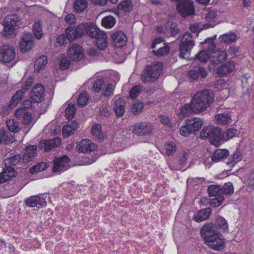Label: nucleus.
Here are the masks:
<instances>
[{
  "instance_id": "obj_1",
  "label": "nucleus",
  "mask_w": 254,
  "mask_h": 254,
  "mask_svg": "<svg viewBox=\"0 0 254 254\" xmlns=\"http://www.w3.org/2000/svg\"><path fill=\"white\" fill-rule=\"evenodd\" d=\"M213 100L214 93L212 90L205 89L197 92L191 100L194 113H200L206 110Z\"/></svg>"
},
{
  "instance_id": "obj_2",
  "label": "nucleus",
  "mask_w": 254,
  "mask_h": 254,
  "mask_svg": "<svg viewBox=\"0 0 254 254\" xmlns=\"http://www.w3.org/2000/svg\"><path fill=\"white\" fill-rule=\"evenodd\" d=\"M163 64L161 62H153L146 65L143 70L140 78L143 83H150L156 81L162 71Z\"/></svg>"
},
{
  "instance_id": "obj_3",
  "label": "nucleus",
  "mask_w": 254,
  "mask_h": 254,
  "mask_svg": "<svg viewBox=\"0 0 254 254\" xmlns=\"http://www.w3.org/2000/svg\"><path fill=\"white\" fill-rule=\"evenodd\" d=\"M21 24V20L17 15H7L3 23L4 29L2 35L7 38L14 37L16 35L14 26H19Z\"/></svg>"
},
{
  "instance_id": "obj_4",
  "label": "nucleus",
  "mask_w": 254,
  "mask_h": 254,
  "mask_svg": "<svg viewBox=\"0 0 254 254\" xmlns=\"http://www.w3.org/2000/svg\"><path fill=\"white\" fill-rule=\"evenodd\" d=\"M192 36L190 33H186L181 42L179 47L180 57L182 59H188L191 51L195 45Z\"/></svg>"
},
{
  "instance_id": "obj_5",
  "label": "nucleus",
  "mask_w": 254,
  "mask_h": 254,
  "mask_svg": "<svg viewBox=\"0 0 254 254\" xmlns=\"http://www.w3.org/2000/svg\"><path fill=\"white\" fill-rule=\"evenodd\" d=\"M208 247L215 251H222L225 247V239L220 233L216 234L204 240Z\"/></svg>"
},
{
  "instance_id": "obj_6",
  "label": "nucleus",
  "mask_w": 254,
  "mask_h": 254,
  "mask_svg": "<svg viewBox=\"0 0 254 254\" xmlns=\"http://www.w3.org/2000/svg\"><path fill=\"white\" fill-rule=\"evenodd\" d=\"M177 10L183 17L192 15L194 13L193 1L190 0H182L177 4Z\"/></svg>"
},
{
  "instance_id": "obj_7",
  "label": "nucleus",
  "mask_w": 254,
  "mask_h": 254,
  "mask_svg": "<svg viewBox=\"0 0 254 254\" xmlns=\"http://www.w3.org/2000/svg\"><path fill=\"white\" fill-rule=\"evenodd\" d=\"M15 56L14 48L9 45H3L0 48V61L8 63L13 60Z\"/></svg>"
},
{
  "instance_id": "obj_8",
  "label": "nucleus",
  "mask_w": 254,
  "mask_h": 254,
  "mask_svg": "<svg viewBox=\"0 0 254 254\" xmlns=\"http://www.w3.org/2000/svg\"><path fill=\"white\" fill-rule=\"evenodd\" d=\"M69 158L67 155L56 158L53 160V171L55 173H60L64 171L69 168Z\"/></svg>"
},
{
  "instance_id": "obj_9",
  "label": "nucleus",
  "mask_w": 254,
  "mask_h": 254,
  "mask_svg": "<svg viewBox=\"0 0 254 254\" xmlns=\"http://www.w3.org/2000/svg\"><path fill=\"white\" fill-rule=\"evenodd\" d=\"M153 130L151 124L148 123H137L133 126V132L137 135H147Z\"/></svg>"
},
{
  "instance_id": "obj_10",
  "label": "nucleus",
  "mask_w": 254,
  "mask_h": 254,
  "mask_svg": "<svg viewBox=\"0 0 254 254\" xmlns=\"http://www.w3.org/2000/svg\"><path fill=\"white\" fill-rule=\"evenodd\" d=\"M45 88L43 85L37 84L30 92V97L34 103H41L44 99Z\"/></svg>"
},
{
  "instance_id": "obj_11",
  "label": "nucleus",
  "mask_w": 254,
  "mask_h": 254,
  "mask_svg": "<svg viewBox=\"0 0 254 254\" xmlns=\"http://www.w3.org/2000/svg\"><path fill=\"white\" fill-rule=\"evenodd\" d=\"M34 38L30 33L23 34L19 42V46L22 52H26L31 49Z\"/></svg>"
},
{
  "instance_id": "obj_12",
  "label": "nucleus",
  "mask_w": 254,
  "mask_h": 254,
  "mask_svg": "<svg viewBox=\"0 0 254 254\" xmlns=\"http://www.w3.org/2000/svg\"><path fill=\"white\" fill-rule=\"evenodd\" d=\"M111 39L113 46L117 48H120L125 46L127 42L126 35L121 31H117L112 33Z\"/></svg>"
},
{
  "instance_id": "obj_13",
  "label": "nucleus",
  "mask_w": 254,
  "mask_h": 254,
  "mask_svg": "<svg viewBox=\"0 0 254 254\" xmlns=\"http://www.w3.org/2000/svg\"><path fill=\"white\" fill-rule=\"evenodd\" d=\"M207 75V71L206 69L202 66H199L190 69L187 73L188 79L190 81H196L199 76L202 78H204Z\"/></svg>"
},
{
  "instance_id": "obj_14",
  "label": "nucleus",
  "mask_w": 254,
  "mask_h": 254,
  "mask_svg": "<svg viewBox=\"0 0 254 254\" xmlns=\"http://www.w3.org/2000/svg\"><path fill=\"white\" fill-rule=\"evenodd\" d=\"M218 233L216 226L212 223L205 224L200 229L201 236L204 240Z\"/></svg>"
},
{
  "instance_id": "obj_15",
  "label": "nucleus",
  "mask_w": 254,
  "mask_h": 254,
  "mask_svg": "<svg viewBox=\"0 0 254 254\" xmlns=\"http://www.w3.org/2000/svg\"><path fill=\"white\" fill-rule=\"evenodd\" d=\"M97 147L96 144L91 142L90 140L83 139L80 141L76 146L79 152L84 153H90L95 150Z\"/></svg>"
},
{
  "instance_id": "obj_16",
  "label": "nucleus",
  "mask_w": 254,
  "mask_h": 254,
  "mask_svg": "<svg viewBox=\"0 0 254 254\" xmlns=\"http://www.w3.org/2000/svg\"><path fill=\"white\" fill-rule=\"evenodd\" d=\"M61 142V140L59 137H55L54 139L41 141L39 143V147L41 149L48 151L59 146Z\"/></svg>"
},
{
  "instance_id": "obj_17",
  "label": "nucleus",
  "mask_w": 254,
  "mask_h": 254,
  "mask_svg": "<svg viewBox=\"0 0 254 254\" xmlns=\"http://www.w3.org/2000/svg\"><path fill=\"white\" fill-rule=\"evenodd\" d=\"M68 54L71 60L76 62L80 61L83 57L81 47L76 44H73L70 46Z\"/></svg>"
},
{
  "instance_id": "obj_18",
  "label": "nucleus",
  "mask_w": 254,
  "mask_h": 254,
  "mask_svg": "<svg viewBox=\"0 0 254 254\" xmlns=\"http://www.w3.org/2000/svg\"><path fill=\"white\" fill-rule=\"evenodd\" d=\"M26 205L31 207H36L38 209L45 207L47 202L43 197L39 195H33L29 197L26 201Z\"/></svg>"
},
{
  "instance_id": "obj_19",
  "label": "nucleus",
  "mask_w": 254,
  "mask_h": 254,
  "mask_svg": "<svg viewBox=\"0 0 254 254\" xmlns=\"http://www.w3.org/2000/svg\"><path fill=\"white\" fill-rule=\"evenodd\" d=\"M37 146L29 145L25 149V152L22 155V162L26 164L32 161L37 153Z\"/></svg>"
},
{
  "instance_id": "obj_20",
  "label": "nucleus",
  "mask_w": 254,
  "mask_h": 254,
  "mask_svg": "<svg viewBox=\"0 0 254 254\" xmlns=\"http://www.w3.org/2000/svg\"><path fill=\"white\" fill-rule=\"evenodd\" d=\"M126 101L121 98L115 99L113 110L117 117H122L124 115L126 107Z\"/></svg>"
},
{
  "instance_id": "obj_21",
  "label": "nucleus",
  "mask_w": 254,
  "mask_h": 254,
  "mask_svg": "<svg viewBox=\"0 0 254 254\" xmlns=\"http://www.w3.org/2000/svg\"><path fill=\"white\" fill-rule=\"evenodd\" d=\"M241 81L243 95L247 96L249 98L252 90L253 80L251 78L247 77L246 75H245L242 77Z\"/></svg>"
},
{
  "instance_id": "obj_22",
  "label": "nucleus",
  "mask_w": 254,
  "mask_h": 254,
  "mask_svg": "<svg viewBox=\"0 0 254 254\" xmlns=\"http://www.w3.org/2000/svg\"><path fill=\"white\" fill-rule=\"evenodd\" d=\"M211 211V208L210 207L200 210L194 214L193 219L198 223L205 221L209 218Z\"/></svg>"
},
{
  "instance_id": "obj_23",
  "label": "nucleus",
  "mask_w": 254,
  "mask_h": 254,
  "mask_svg": "<svg viewBox=\"0 0 254 254\" xmlns=\"http://www.w3.org/2000/svg\"><path fill=\"white\" fill-rule=\"evenodd\" d=\"M78 127V123L76 121H73L64 125L62 129L64 137L65 138L68 137L70 135L73 134Z\"/></svg>"
},
{
  "instance_id": "obj_24",
  "label": "nucleus",
  "mask_w": 254,
  "mask_h": 254,
  "mask_svg": "<svg viewBox=\"0 0 254 254\" xmlns=\"http://www.w3.org/2000/svg\"><path fill=\"white\" fill-rule=\"evenodd\" d=\"M234 68V63L232 61H229L218 67L216 69L217 73L219 74L220 76H222L230 73L233 70Z\"/></svg>"
},
{
  "instance_id": "obj_25",
  "label": "nucleus",
  "mask_w": 254,
  "mask_h": 254,
  "mask_svg": "<svg viewBox=\"0 0 254 254\" xmlns=\"http://www.w3.org/2000/svg\"><path fill=\"white\" fill-rule=\"evenodd\" d=\"M15 141V139L8 130L4 128H0V144H8Z\"/></svg>"
},
{
  "instance_id": "obj_26",
  "label": "nucleus",
  "mask_w": 254,
  "mask_h": 254,
  "mask_svg": "<svg viewBox=\"0 0 254 254\" xmlns=\"http://www.w3.org/2000/svg\"><path fill=\"white\" fill-rule=\"evenodd\" d=\"M237 38L238 36L236 33L232 32H229L221 35L219 37V40L221 43L231 44L235 42L237 40Z\"/></svg>"
},
{
  "instance_id": "obj_27",
  "label": "nucleus",
  "mask_w": 254,
  "mask_h": 254,
  "mask_svg": "<svg viewBox=\"0 0 254 254\" xmlns=\"http://www.w3.org/2000/svg\"><path fill=\"white\" fill-rule=\"evenodd\" d=\"M188 124V126L190 127L192 132H195L199 130L203 125L202 120L197 118H194L192 119H188L186 121Z\"/></svg>"
},
{
  "instance_id": "obj_28",
  "label": "nucleus",
  "mask_w": 254,
  "mask_h": 254,
  "mask_svg": "<svg viewBox=\"0 0 254 254\" xmlns=\"http://www.w3.org/2000/svg\"><path fill=\"white\" fill-rule=\"evenodd\" d=\"M215 120L220 125H228L231 122V116L229 113L224 112L215 116Z\"/></svg>"
},
{
  "instance_id": "obj_29",
  "label": "nucleus",
  "mask_w": 254,
  "mask_h": 254,
  "mask_svg": "<svg viewBox=\"0 0 254 254\" xmlns=\"http://www.w3.org/2000/svg\"><path fill=\"white\" fill-rule=\"evenodd\" d=\"M216 37V35L211 37L206 38L203 42H200V44L202 45H206L204 48L206 49V52L210 55V53L213 52L216 48V45L213 41V40Z\"/></svg>"
},
{
  "instance_id": "obj_30",
  "label": "nucleus",
  "mask_w": 254,
  "mask_h": 254,
  "mask_svg": "<svg viewBox=\"0 0 254 254\" xmlns=\"http://www.w3.org/2000/svg\"><path fill=\"white\" fill-rule=\"evenodd\" d=\"M229 154V151L227 149H217L211 156L213 161L217 162L223 159L226 158Z\"/></svg>"
},
{
  "instance_id": "obj_31",
  "label": "nucleus",
  "mask_w": 254,
  "mask_h": 254,
  "mask_svg": "<svg viewBox=\"0 0 254 254\" xmlns=\"http://www.w3.org/2000/svg\"><path fill=\"white\" fill-rule=\"evenodd\" d=\"M192 112H194L193 106L191 104H186L180 108V111L178 114L180 118H184L190 115Z\"/></svg>"
},
{
  "instance_id": "obj_32",
  "label": "nucleus",
  "mask_w": 254,
  "mask_h": 254,
  "mask_svg": "<svg viewBox=\"0 0 254 254\" xmlns=\"http://www.w3.org/2000/svg\"><path fill=\"white\" fill-rule=\"evenodd\" d=\"M87 0H75L73 7L75 11L80 13L84 11L88 6Z\"/></svg>"
},
{
  "instance_id": "obj_33",
  "label": "nucleus",
  "mask_w": 254,
  "mask_h": 254,
  "mask_svg": "<svg viewBox=\"0 0 254 254\" xmlns=\"http://www.w3.org/2000/svg\"><path fill=\"white\" fill-rule=\"evenodd\" d=\"M214 54L215 55L213 57L212 62L215 64L222 62L227 58L228 55L226 51L218 50Z\"/></svg>"
},
{
  "instance_id": "obj_34",
  "label": "nucleus",
  "mask_w": 254,
  "mask_h": 254,
  "mask_svg": "<svg viewBox=\"0 0 254 254\" xmlns=\"http://www.w3.org/2000/svg\"><path fill=\"white\" fill-rule=\"evenodd\" d=\"M47 64V58L45 56H41L35 62L34 70L39 72L45 68Z\"/></svg>"
},
{
  "instance_id": "obj_35",
  "label": "nucleus",
  "mask_w": 254,
  "mask_h": 254,
  "mask_svg": "<svg viewBox=\"0 0 254 254\" xmlns=\"http://www.w3.org/2000/svg\"><path fill=\"white\" fill-rule=\"evenodd\" d=\"M21 160H22V157H21L20 154H10V156L6 158L4 160V163L5 165L8 166H15Z\"/></svg>"
},
{
  "instance_id": "obj_36",
  "label": "nucleus",
  "mask_w": 254,
  "mask_h": 254,
  "mask_svg": "<svg viewBox=\"0 0 254 254\" xmlns=\"http://www.w3.org/2000/svg\"><path fill=\"white\" fill-rule=\"evenodd\" d=\"M133 4L130 0H125L118 5L119 10L123 12H129L132 8Z\"/></svg>"
},
{
  "instance_id": "obj_37",
  "label": "nucleus",
  "mask_w": 254,
  "mask_h": 254,
  "mask_svg": "<svg viewBox=\"0 0 254 254\" xmlns=\"http://www.w3.org/2000/svg\"><path fill=\"white\" fill-rule=\"evenodd\" d=\"M24 94V91L22 90H18L16 93L13 95L10 103L9 104V108H14L21 100V98Z\"/></svg>"
},
{
  "instance_id": "obj_38",
  "label": "nucleus",
  "mask_w": 254,
  "mask_h": 254,
  "mask_svg": "<svg viewBox=\"0 0 254 254\" xmlns=\"http://www.w3.org/2000/svg\"><path fill=\"white\" fill-rule=\"evenodd\" d=\"M210 131H212L211 140L214 141H219L222 139V130L218 127H210Z\"/></svg>"
},
{
  "instance_id": "obj_39",
  "label": "nucleus",
  "mask_w": 254,
  "mask_h": 254,
  "mask_svg": "<svg viewBox=\"0 0 254 254\" xmlns=\"http://www.w3.org/2000/svg\"><path fill=\"white\" fill-rule=\"evenodd\" d=\"M33 32L35 37L38 40H40L43 37V32L42 30V22L40 20L35 22L33 26Z\"/></svg>"
},
{
  "instance_id": "obj_40",
  "label": "nucleus",
  "mask_w": 254,
  "mask_h": 254,
  "mask_svg": "<svg viewBox=\"0 0 254 254\" xmlns=\"http://www.w3.org/2000/svg\"><path fill=\"white\" fill-rule=\"evenodd\" d=\"M165 26L166 30L170 32L172 36H175L180 33L181 31L176 23L168 21Z\"/></svg>"
},
{
  "instance_id": "obj_41",
  "label": "nucleus",
  "mask_w": 254,
  "mask_h": 254,
  "mask_svg": "<svg viewBox=\"0 0 254 254\" xmlns=\"http://www.w3.org/2000/svg\"><path fill=\"white\" fill-rule=\"evenodd\" d=\"M234 192V187L231 182H227L223 186H220V194L230 195Z\"/></svg>"
},
{
  "instance_id": "obj_42",
  "label": "nucleus",
  "mask_w": 254,
  "mask_h": 254,
  "mask_svg": "<svg viewBox=\"0 0 254 254\" xmlns=\"http://www.w3.org/2000/svg\"><path fill=\"white\" fill-rule=\"evenodd\" d=\"M76 27H69L65 29L66 38L69 41L79 38V36L77 35Z\"/></svg>"
},
{
  "instance_id": "obj_43",
  "label": "nucleus",
  "mask_w": 254,
  "mask_h": 254,
  "mask_svg": "<svg viewBox=\"0 0 254 254\" xmlns=\"http://www.w3.org/2000/svg\"><path fill=\"white\" fill-rule=\"evenodd\" d=\"M116 19L112 16L109 15L104 17L101 22L102 25L106 28H111L116 23Z\"/></svg>"
},
{
  "instance_id": "obj_44",
  "label": "nucleus",
  "mask_w": 254,
  "mask_h": 254,
  "mask_svg": "<svg viewBox=\"0 0 254 254\" xmlns=\"http://www.w3.org/2000/svg\"><path fill=\"white\" fill-rule=\"evenodd\" d=\"M101 39H98L96 42L98 48L101 50H104L107 47L108 36L106 34H101Z\"/></svg>"
},
{
  "instance_id": "obj_45",
  "label": "nucleus",
  "mask_w": 254,
  "mask_h": 254,
  "mask_svg": "<svg viewBox=\"0 0 254 254\" xmlns=\"http://www.w3.org/2000/svg\"><path fill=\"white\" fill-rule=\"evenodd\" d=\"M207 191L210 196L221 195L220 194V186L211 185L208 186Z\"/></svg>"
},
{
  "instance_id": "obj_46",
  "label": "nucleus",
  "mask_w": 254,
  "mask_h": 254,
  "mask_svg": "<svg viewBox=\"0 0 254 254\" xmlns=\"http://www.w3.org/2000/svg\"><path fill=\"white\" fill-rule=\"evenodd\" d=\"M6 126L9 132H18L20 129L19 124L18 122H15L14 120H9L6 121Z\"/></svg>"
},
{
  "instance_id": "obj_47",
  "label": "nucleus",
  "mask_w": 254,
  "mask_h": 254,
  "mask_svg": "<svg viewBox=\"0 0 254 254\" xmlns=\"http://www.w3.org/2000/svg\"><path fill=\"white\" fill-rule=\"evenodd\" d=\"M48 168V166L46 163L44 162H41L36 165L32 166L29 169V172L31 174H35L39 172H41L46 170Z\"/></svg>"
},
{
  "instance_id": "obj_48",
  "label": "nucleus",
  "mask_w": 254,
  "mask_h": 254,
  "mask_svg": "<svg viewBox=\"0 0 254 254\" xmlns=\"http://www.w3.org/2000/svg\"><path fill=\"white\" fill-rule=\"evenodd\" d=\"M210 57V55L206 52L205 50L199 52L195 57V60H198L201 63H206Z\"/></svg>"
},
{
  "instance_id": "obj_49",
  "label": "nucleus",
  "mask_w": 254,
  "mask_h": 254,
  "mask_svg": "<svg viewBox=\"0 0 254 254\" xmlns=\"http://www.w3.org/2000/svg\"><path fill=\"white\" fill-rule=\"evenodd\" d=\"M216 223L219 228L223 229L225 232L228 231V224L224 218L219 216L217 217Z\"/></svg>"
},
{
  "instance_id": "obj_50",
  "label": "nucleus",
  "mask_w": 254,
  "mask_h": 254,
  "mask_svg": "<svg viewBox=\"0 0 254 254\" xmlns=\"http://www.w3.org/2000/svg\"><path fill=\"white\" fill-rule=\"evenodd\" d=\"M166 154L168 156L173 154L176 151V143L173 142H168L165 144Z\"/></svg>"
},
{
  "instance_id": "obj_51",
  "label": "nucleus",
  "mask_w": 254,
  "mask_h": 254,
  "mask_svg": "<svg viewBox=\"0 0 254 254\" xmlns=\"http://www.w3.org/2000/svg\"><path fill=\"white\" fill-rule=\"evenodd\" d=\"M100 29L92 23H88L87 33L89 36L94 38L97 35Z\"/></svg>"
},
{
  "instance_id": "obj_52",
  "label": "nucleus",
  "mask_w": 254,
  "mask_h": 254,
  "mask_svg": "<svg viewBox=\"0 0 254 254\" xmlns=\"http://www.w3.org/2000/svg\"><path fill=\"white\" fill-rule=\"evenodd\" d=\"M237 133V130L233 127L229 128L222 133V139L225 140H228L230 138L234 137Z\"/></svg>"
},
{
  "instance_id": "obj_53",
  "label": "nucleus",
  "mask_w": 254,
  "mask_h": 254,
  "mask_svg": "<svg viewBox=\"0 0 254 254\" xmlns=\"http://www.w3.org/2000/svg\"><path fill=\"white\" fill-rule=\"evenodd\" d=\"M225 197L223 195L216 196V197L209 200V203L212 207H218L223 203Z\"/></svg>"
},
{
  "instance_id": "obj_54",
  "label": "nucleus",
  "mask_w": 254,
  "mask_h": 254,
  "mask_svg": "<svg viewBox=\"0 0 254 254\" xmlns=\"http://www.w3.org/2000/svg\"><path fill=\"white\" fill-rule=\"evenodd\" d=\"M115 87L111 83L107 84L105 89L102 92L101 95L105 97H109L114 93Z\"/></svg>"
},
{
  "instance_id": "obj_55",
  "label": "nucleus",
  "mask_w": 254,
  "mask_h": 254,
  "mask_svg": "<svg viewBox=\"0 0 254 254\" xmlns=\"http://www.w3.org/2000/svg\"><path fill=\"white\" fill-rule=\"evenodd\" d=\"M88 23H82L76 27L77 35L80 38L82 36L87 33Z\"/></svg>"
},
{
  "instance_id": "obj_56",
  "label": "nucleus",
  "mask_w": 254,
  "mask_h": 254,
  "mask_svg": "<svg viewBox=\"0 0 254 254\" xmlns=\"http://www.w3.org/2000/svg\"><path fill=\"white\" fill-rule=\"evenodd\" d=\"M75 108L74 105H69L65 110V117L66 118L70 120L72 119L75 114Z\"/></svg>"
},
{
  "instance_id": "obj_57",
  "label": "nucleus",
  "mask_w": 254,
  "mask_h": 254,
  "mask_svg": "<svg viewBox=\"0 0 254 254\" xmlns=\"http://www.w3.org/2000/svg\"><path fill=\"white\" fill-rule=\"evenodd\" d=\"M60 58L61 59L60 63V68L62 70L67 69L70 65V61L62 54L60 55Z\"/></svg>"
},
{
  "instance_id": "obj_58",
  "label": "nucleus",
  "mask_w": 254,
  "mask_h": 254,
  "mask_svg": "<svg viewBox=\"0 0 254 254\" xmlns=\"http://www.w3.org/2000/svg\"><path fill=\"white\" fill-rule=\"evenodd\" d=\"M104 83V80L103 78L97 79L93 85V91L96 93H99Z\"/></svg>"
},
{
  "instance_id": "obj_59",
  "label": "nucleus",
  "mask_w": 254,
  "mask_h": 254,
  "mask_svg": "<svg viewBox=\"0 0 254 254\" xmlns=\"http://www.w3.org/2000/svg\"><path fill=\"white\" fill-rule=\"evenodd\" d=\"M91 132L95 137L101 139V127L99 124L94 125L91 129Z\"/></svg>"
},
{
  "instance_id": "obj_60",
  "label": "nucleus",
  "mask_w": 254,
  "mask_h": 254,
  "mask_svg": "<svg viewBox=\"0 0 254 254\" xmlns=\"http://www.w3.org/2000/svg\"><path fill=\"white\" fill-rule=\"evenodd\" d=\"M142 89V86L141 85L135 86L132 87L129 92V96L132 99H134L140 94Z\"/></svg>"
},
{
  "instance_id": "obj_61",
  "label": "nucleus",
  "mask_w": 254,
  "mask_h": 254,
  "mask_svg": "<svg viewBox=\"0 0 254 254\" xmlns=\"http://www.w3.org/2000/svg\"><path fill=\"white\" fill-rule=\"evenodd\" d=\"M110 106L108 104H104L100 107V115L106 118L110 116Z\"/></svg>"
},
{
  "instance_id": "obj_62",
  "label": "nucleus",
  "mask_w": 254,
  "mask_h": 254,
  "mask_svg": "<svg viewBox=\"0 0 254 254\" xmlns=\"http://www.w3.org/2000/svg\"><path fill=\"white\" fill-rule=\"evenodd\" d=\"M22 118V123L24 125L26 126H32L34 124L31 114L29 112H27Z\"/></svg>"
},
{
  "instance_id": "obj_63",
  "label": "nucleus",
  "mask_w": 254,
  "mask_h": 254,
  "mask_svg": "<svg viewBox=\"0 0 254 254\" xmlns=\"http://www.w3.org/2000/svg\"><path fill=\"white\" fill-rule=\"evenodd\" d=\"M169 52V48L168 46H165L160 47L157 51L153 50V53L157 56H163L167 55Z\"/></svg>"
},
{
  "instance_id": "obj_64",
  "label": "nucleus",
  "mask_w": 254,
  "mask_h": 254,
  "mask_svg": "<svg viewBox=\"0 0 254 254\" xmlns=\"http://www.w3.org/2000/svg\"><path fill=\"white\" fill-rule=\"evenodd\" d=\"M143 104L141 102H134L132 104V112L134 115L139 114L142 109Z\"/></svg>"
}]
</instances>
